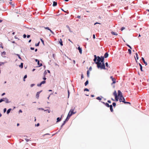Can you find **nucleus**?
Returning <instances> with one entry per match:
<instances>
[{"label": "nucleus", "mask_w": 149, "mask_h": 149, "mask_svg": "<svg viewBox=\"0 0 149 149\" xmlns=\"http://www.w3.org/2000/svg\"><path fill=\"white\" fill-rule=\"evenodd\" d=\"M84 91H89V90L87 88H85L84 89Z\"/></svg>", "instance_id": "ea45409f"}, {"label": "nucleus", "mask_w": 149, "mask_h": 149, "mask_svg": "<svg viewBox=\"0 0 149 149\" xmlns=\"http://www.w3.org/2000/svg\"><path fill=\"white\" fill-rule=\"evenodd\" d=\"M97 62L98 63V64H100L101 65V63L100 62L102 61V59H103L104 58V57H103V56H102L101 57H100L98 56H97Z\"/></svg>", "instance_id": "f257e3e1"}, {"label": "nucleus", "mask_w": 149, "mask_h": 149, "mask_svg": "<svg viewBox=\"0 0 149 149\" xmlns=\"http://www.w3.org/2000/svg\"><path fill=\"white\" fill-rule=\"evenodd\" d=\"M110 107V110L112 112L113 111V106L112 105H110V107Z\"/></svg>", "instance_id": "2eb2a0df"}, {"label": "nucleus", "mask_w": 149, "mask_h": 149, "mask_svg": "<svg viewBox=\"0 0 149 149\" xmlns=\"http://www.w3.org/2000/svg\"><path fill=\"white\" fill-rule=\"evenodd\" d=\"M57 5V2L54 1L53 2V6H56Z\"/></svg>", "instance_id": "dca6fc26"}, {"label": "nucleus", "mask_w": 149, "mask_h": 149, "mask_svg": "<svg viewBox=\"0 0 149 149\" xmlns=\"http://www.w3.org/2000/svg\"><path fill=\"white\" fill-rule=\"evenodd\" d=\"M30 49L31 50H33L34 49V47H31Z\"/></svg>", "instance_id": "69168bd1"}, {"label": "nucleus", "mask_w": 149, "mask_h": 149, "mask_svg": "<svg viewBox=\"0 0 149 149\" xmlns=\"http://www.w3.org/2000/svg\"><path fill=\"white\" fill-rule=\"evenodd\" d=\"M26 37V35L25 34H24L23 35V37L24 38H25Z\"/></svg>", "instance_id": "864d4df0"}, {"label": "nucleus", "mask_w": 149, "mask_h": 149, "mask_svg": "<svg viewBox=\"0 0 149 149\" xmlns=\"http://www.w3.org/2000/svg\"><path fill=\"white\" fill-rule=\"evenodd\" d=\"M66 27H67V28H68V29H69V31H70V32H72V31H71V30H70V27H69V26L68 25H67V26H66Z\"/></svg>", "instance_id": "e433bc0d"}, {"label": "nucleus", "mask_w": 149, "mask_h": 149, "mask_svg": "<svg viewBox=\"0 0 149 149\" xmlns=\"http://www.w3.org/2000/svg\"><path fill=\"white\" fill-rule=\"evenodd\" d=\"M12 110V109L11 108H10L8 109L7 111V114H8L10 113V111Z\"/></svg>", "instance_id": "4be33fe9"}, {"label": "nucleus", "mask_w": 149, "mask_h": 149, "mask_svg": "<svg viewBox=\"0 0 149 149\" xmlns=\"http://www.w3.org/2000/svg\"><path fill=\"white\" fill-rule=\"evenodd\" d=\"M55 54H52V56L54 58V59H55Z\"/></svg>", "instance_id": "680f3d73"}, {"label": "nucleus", "mask_w": 149, "mask_h": 149, "mask_svg": "<svg viewBox=\"0 0 149 149\" xmlns=\"http://www.w3.org/2000/svg\"><path fill=\"white\" fill-rule=\"evenodd\" d=\"M40 43V42H39L37 43H36L35 45L36 46H38L39 45V44Z\"/></svg>", "instance_id": "58836bf2"}, {"label": "nucleus", "mask_w": 149, "mask_h": 149, "mask_svg": "<svg viewBox=\"0 0 149 149\" xmlns=\"http://www.w3.org/2000/svg\"><path fill=\"white\" fill-rule=\"evenodd\" d=\"M70 92H69V90H68V98H69V96H70Z\"/></svg>", "instance_id": "a18cd8bd"}, {"label": "nucleus", "mask_w": 149, "mask_h": 149, "mask_svg": "<svg viewBox=\"0 0 149 149\" xmlns=\"http://www.w3.org/2000/svg\"><path fill=\"white\" fill-rule=\"evenodd\" d=\"M126 45L128 47H129L130 49H132V47H131V46H130L128 44H126Z\"/></svg>", "instance_id": "49530a36"}, {"label": "nucleus", "mask_w": 149, "mask_h": 149, "mask_svg": "<svg viewBox=\"0 0 149 149\" xmlns=\"http://www.w3.org/2000/svg\"><path fill=\"white\" fill-rule=\"evenodd\" d=\"M118 96L120 97L119 99L120 102H121V100H122V97H123L122 93L120 90H118Z\"/></svg>", "instance_id": "39448f33"}, {"label": "nucleus", "mask_w": 149, "mask_h": 149, "mask_svg": "<svg viewBox=\"0 0 149 149\" xmlns=\"http://www.w3.org/2000/svg\"><path fill=\"white\" fill-rule=\"evenodd\" d=\"M3 101H5L6 103H8L10 102L8 101V100L6 97L0 99V103Z\"/></svg>", "instance_id": "7ed1b4c3"}, {"label": "nucleus", "mask_w": 149, "mask_h": 149, "mask_svg": "<svg viewBox=\"0 0 149 149\" xmlns=\"http://www.w3.org/2000/svg\"><path fill=\"white\" fill-rule=\"evenodd\" d=\"M15 54L17 55V56H18V58H19V59H21V60H22L21 57H20V56L19 54Z\"/></svg>", "instance_id": "c756f323"}, {"label": "nucleus", "mask_w": 149, "mask_h": 149, "mask_svg": "<svg viewBox=\"0 0 149 149\" xmlns=\"http://www.w3.org/2000/svg\"><path fill=\"white\" fill-rule=\"evenodd\" d=\"M78 49L79 50L80 53L81 54L82 53V50L80 46H79L78 48Z\"/></svg>", "instance_id": "9d476101"}, {"label": "nucleus", "mask_w": 149, "mask_h": 149, "mask_svg": "<svg viewBox=\"0 0 149 149\" xmlns=\"http://www.w3.org/2000/svg\"><path fill=\"white\" fill-rule=\"evenodd\" d=\"M40 125V124L39 123H37L36 125H35V126H37V127L39 126Z\"/></svg>", "instance_id": "bf43d9fd"}, {"label": "nucleus", "mask_w": 149, "mask_h": 149, "mask_svg": "<svg viewBox=\"0 0 149 149\" xmlns=\"http://www.w3.org/2000/svg\"><path fill=\"white\" fill-rule=\"evenodd\" d=\"M38 65L39 66L38 67H40L42 65V63H40V61H39L37 62Z\"/></svg>", "instance_id": "f3484780"}, {"label": "nucleus", "mask_w": 149, "mask_h": 149, "mask_svg": "<svg viewBox=\"0 0 149 149\" xmlns=\"http://www.w3.org/2000/svg\"><path fill=\"white\" fill-rule=\"evenodd\" d=\"M93 39H95V34L93 35Z\"/></svg>", "instance_id": "774afa93"}, {"label": "nucleus", "mask_w": 149, "mask_h": 149, "mask_svg": "<svg viewBox=\"0 0 149 149\" xmlns=\"http://www.w3.org/2000/svg\"><path fill=\"white\" fill-rule=\"evenodd\" d=\"M136 57L137 60H138L139 59V57L138 56V55L137 53H136Z\"/></svg>", "instance_id": "09e8293b"}, {"label": "nucleus", "mask_w": 149, "mask_h": 149, "mask_svg": "<svg viewBox=\"0 0 149 149\" xmlns=\"http://www.w3.org/2000/svg\"><path fill=\"white\" fill-rule=\"evenodd\" d=\"M125 104H130L131 103L130 102H125Z\"/></svg>", "instance_id": "e2e57ef3"}, {"label": "nucleus", "mask_w": 149, "mask_h": 149, "mask_svg": "<svg viewBox=\"0 0 149 149\" xmlns=\"http://www.w3.org/2000/svg\"><path fill=\"white\" fill-rule=\"evenodd\" d=\"M35 85V84H31V87H33V86H34Z\"/></svg>", "instance_id": "6e6d98bb"}, {"label": "nucleus", "mask_w": 149, "mask_h": 149, "mask_svg": "<svg viewBox=\"0 0 149 149\" xmlns=\"http://www.w3.org/2000/svg\"><path fill=\"white\" fill-rule=\"evenodd\" d=\"M74 108H72L71 109L68 113V114L70 116H71L73 114L76 113V112H74Z\"/></svg>", "instance_id": "f03ea898"}, {"label": "nucleus", "mask_w": 149, "mask_h": 149, "mask_svg": "<svg viewBox=\"0 0 149 149\" xmlns=\"http://www.w3.org/2000/svg\"><path fill=\"white\" fill-rule=\"evenodd\" d=\"M6 111V108H4L3 109V112L5 113Z\"/></svg>", "instance_id": "5fc2aeb1"}, {"label": "nucleus", "mask_w": 149, "mask_h": 149, "mask_svg": "<svg viewBox=\"0 0 149 149\" xmlns=\"http://www.w3.org/2000/svg\"><path fill=\"white\" fill-rule=\"evenodd\" d=\"M44 111H46V112H47L49 113L50 112V111L49 109H46V110H44Z\"/></svg>", "instance_id": "2f4dec72"}, {"label": "nucleus", "mask_w": 149, "mask_h": 149, "mask_svg": "<svg viewBox=\"0 0 149 149\" xmlns=\"http://www.w3.org/2000/svg\"><path fill=\"white\" fill-rule=\"evenodd\" d=\"M97 67L98 68H100L101 69H106L105 65H100V64H97Z\"/></svg>", "instance_id": "20e7f679"}, {"label": "nucleus", "mask_w": 149, "mask_h": 149, "mask_svg": "<svg viewBox=\"0 0 149 149\" xmlns=\"http://www.w3.org/2000/svg\"><path fill=\"white\" fill-rule=\"evenodd\" d=\"M59 43L61 46L63 45V42L61 39H60V40H59Z\"/></svg>", "instance_id": "6ab92c4d"}, {"label": "nucleus", "mask_w": 149, "mask_h": 149, "mask_svg": "<svg viewBox=\"0 0 149 149\" xmlns=\"http://www.w3.org/2000/svg\"><path fill=\"white\" fill-rule=\"evenodd\" d=\"M66 122L65 121H64L63 123H62L61 125V126L60 130H61L63 127V126L65 124Z\"/></svg>", "instance_id": "a211bd4d"}, {"label": "nucleus", "mask_w": 149, "mask_h": 149, "mask_svg": "<svg viewBox=\"0 0 149 149\" xmlns=\"http://www.w3.org/2000/svg\"><path fill=\"white\" fill-rule=\"evenodd\" d=\"M96 99L97 100H101V98H100V97H97V98H96Z\"/></svg>", "instance_id": "4c0bfd02"}, {"label": "nucleus", "mask_w": 149, "mask_h": 149, "mask_svg": "<svg viewBox=\"0 0 149 149\" xmlns=\"http://www.w3.org/2000/svg\"><path fill=\"white\" fill-rule=\"evenodd\" d=\"M46 79L47 78L45 77V76L43 78V79L44 80V81H45Z\"/></svg>", "instance_id": "0e129e2a"}, {"label": "nucleus", "mask_w": 149, "mask_h": 149, "mask_svg": "<svg viewBox=\"0 0 149 149\" xmlns=\"http://www.w3.org/2000/svg\"><path fill=\"white\" fill-rule=\"evenodd\" d=\"M50 32H51V33L53 34V35H54V33L51 30V29L50 30Z\"/></svg>", "instance_id": "3c124183"}, {"label": "nucleus", "mask_w": 149, "mask_h": 149, "mask_svg": "<svg viewBox=\"0 0 149 149\" xmlns=\"http://www.w3.org/2000/svg\"><path fill=\"white\" fill-rule=\"evenodd\" d=\"M113 95L114 96V97L117 96L116 92V91H115L113 92Z\"/></svg>", "instance_id": "a878e982"}, {"label": "nucleus", "mask_w": 149, "mask_h": 149, "mask_svg": "<svg viewBox=\"0 0 149 149\" xmlns=\"http://www.w3.org/2000/svg\"><path fill=\"white\" fill-rule=\"evenodd\" d=\"M139 66L140 67V69L141 70V71H143V70H142V65L140 63H139Z\"/></svg>", "instance_id": "5701e85b"}, {"label": "nucleus", "mask_w": 149, "mask_h": 149, "mask_svg": "<svg viewBox=\"0 0 149 149\" xmlns=\"http://www.w3.org/2000/svg\"><path fill=\"white\" fill-rule=\"evenodd\" d=\"M40 40L41 41V42H42L43 44L44 45V40L40 38Z\"/></svg>", "instance_id": "c03bdc74"}, {"label": "nucleus", "mask_w": 149, "mask_h": 149, "mask_svg": "<svg viewBox=\"0 0 149 149\" xmlns=\"http://www.w3.org/2000/svg\"><path fill=\"white\" fill-rule=\"evenodd\" d=\"M101 102L105 104V106L108 107H109L110 106V105H109V104L107 103H105L103 102Z\"/></svg>", "instance_id": "1a4fd4ad"}, {"label": "nucleus", "mask_w": 149, "mask_h": 149, "mask_svg": "<svg viewBox=\"0 0 149 149\" xmlns=\"http://www.w3.org/2000/svg\"><path fill=\"white\" fill-rule=\"evenodd\" d=\"M5 63L4 62H0V66L2 65H3Z\"/></svg>", "instance_id": "79ce46f5"}, {"label": "nucleus", "mask_w": 149, "mask_h": 149, "mask_svg": "<svg viewBox=\"0 0 149 149\" xmlns=\"http://www.w3.org/2000/svg\"><path fill=\"white\" fill-rule=\"evenodd\" d=\"M94 59H93V60L94 61V62L97 65L98 64V63L97 62V56L96 55H94Z\"/></svg>", "instance_id": "423d86ee"}, {"label": "nucleus", "mask_w": 149, "mask_h": 149, "mask_svg": "<svg viewBox=\"0 0 149 149\" xmlns=\"http://www.w3.org/2000/svg\"><path fill=\"white\" fill-rule=\"evenodd\" d=\"M27 76L26 75H24V79L23 80V81H25V79L26 78H27Z\"/></svg>", "instance_id": "7c9ffc66"}, {"label": "nucleus", "mask_w": 149, "mask_h": 149, "mask_svg": "<svg viewBox=\"0 0 149 149\" xmlns=\"http://www.w3.org/2000/svg\"><path fill=\"white\" fill-rule=\"evenodd\" d=\"M141 59L143 63L145 64L146 65H147V63L145 61L144 58L143 57H142Z\"/></svg>", "instance_id": "f8f14e48"}, {"label": "nucleus", "mask_w": 149, "mask_h": 149, "mask_svg": "<svg viewBox=\"0 0 149 149\" xmlns=\"http://www.w3.org/2000/svg\"><path fill=\"white\" fill-rule=\"evenodd\" d=\"M6 54V52H2L1 53V56L3 57V55H5Z\"/></svg>", "instance_id": "bb28decb"}, {"label": "nucleus", "mask_w": 149, "mask_h": 149, "mask_svg": "<svg viewBox=\"0 0 149 149\" xmlns=\"http://www.w3.org/2000/svg\"><path fill=\"white\" fill-rule=\"evenodd\" d=\"M44 28L45 29H47L48 30H49V31H50V29H49V28L48 27H44Z\"/></svg>", "instance_id": "37998d69"}, {"label": "nucleus", "mask_w": 149, "mask_h": 149, "mask_svg": "<svg viewBox=\"0 0 149 149\" xmlns=\"http://www.w3.org/2000/svg\"><path fill=\"white\" fill-rule=\"evenodd\" d=\"M89 73L90 72L88 70L87 72V75L88 77H89Z\"/></svg>", "instance_id": "c85d7f7f"}, {"label": "nucleus", "mask_w": 149, "mask_h": 149, "mask_svg": "<svg viewBox=\"0 0 149 149\" xmlns=\"http://www.w3.org/2000/svg\"><path fill=\"white\" fill-rule=\"evenodd\" d=\"M71 117L68 114L67 115V116L66 118V119L64 121H65V122H66L68 121L69 118H70V117Z\"/></svg>", "instance_id": "0eeeda50"}, {"label": "nucleus", "mask_w": 149, "mask_h": 149, "mask_svg": "<svg viewBox=\"0 0 149 149\" xmlns=\"http://www.w3.org/2000/svg\"><path fill=\"white\" fill-rule=\"evenodd\" d=\"M61 120V117H58L57 118V121L56 123H58V122H60Z\"/></svg>", "instance_id": "ddd939ff"}, {"label": "nucleus", "mask_w": 149, "mask_h": 149, "mask_svg": "<svg viewBox=\"0 0 149 149\" xmlns=\"http://www.w3.org/2000/svg\"><path fill=\"white\" fill-rule=\"evenodd\" d=\"M92 67L91 66L90 67V68H89V71L90 70V71H91L92 70Z\"/></svg>", "instance_id": "4d7b16f0"}, {"label": "nucleus", "mask_w": 149, "mask_h": 149, "mask_svg": "<svg viewBox=\"0 0 149 149\" xmlns=\"http://www.w3.org/2000/svg\"><path fill=\"white\" fill-rule=\"evenodd\" d=\"M109 56V54H108V52H106L105 53L104 56H103V57H104V58H107Z\"/></svg>", "instance_id": "9b49d317"}, {"label": "nucleus", "mask_w": 149, "mask_h": 149, "mask_svg": "<svg viewBox=\"0 0 149 149\" xmlns=\"http://www.w3.org/2000/svg\"><path fill=\"white\" fill-rule=\"evenodd\" d=\"M42 91L41 90V91H39V92H37L36 94V98H38L39 95V94L40 93L42 92Z\"/></svg>", "instance_id": "6e6552de"}, {"label": "nucleus", "mask_w": 149, "mask_h": 149, "mask_svg": "<svg viewBox=\"0 0 149 149\" xmlns=\"http://www.w3.org/2000/svg\"><path fill=\"white\" fill-rule=\"evenodd\" d=\"M125 29V28L124 27H122L121 28V29H120V30L121 31H123L124 29Z\"/></svg>", "instance_id": "603ef678"}, {"label": "nucleus", "mask_w": 149, "mask_h": 149, "mask_svg": "<svg viewBox=\"0 0 149 149\" xmlns=\"http://www.w3.org/2000/svg\"><path fill=\"white\" fill-rule=\"evenodd\" d=\"M115 97V99L116 101H118V96Z\"/></svg>", "instance_id": "c9c22d12"}, {"label": "nucleus", "mask_w": 149, "mask_h": 149, "mask_svg": "<svg viewBox=\"0 0 149 149\" xmlns=\"http://www.w3.org/2000/svg\"><path fill=\"white\" fill-rule=\"evenodd\" d=\"M45 83H46V81H44H44H42V82H40V83H41V84H45Z\"/></svg>", "instance_id": "f704fd0d"}, {"label": "nucleus", "mask_w": 149, "mask_h": 149, "mask_svg": "<svg viewBox=\"0 0 149 149\" xmlns=\"http://www.w3.org/2000/svg\"><path fill=\"white\" fill-rule=\"evenodd\" d=\"M111 79L113 81V82L114 81H116V79L115 78H114L112 76H111L110 77Z\"/></svg>", "instance_id": "aec40b11"}, {"label": "nucleus", "mask_w": 149, "mask_h": 149, "mask_svg": "<svg viewBox=\"0 0 149 149\" xmlns=\"http://www.w3.org/2000/svg\"><path fill=\"white\" fill-rule=\"evenodd\" d=\"M42 84L40 83L39 84H37V86L38 87H40Z\"/></svg>", "instance_id": "de8ad7c7"}, {"label": "nucleus", "mask_w": 149, "mask_h": 149, "mask_svg": "<svg viewBox=\"0 0 149 149\" xmlns=\"http://www.w3.org/2000/svg\"><path fill=\"white\" fill-rule=\"evenodd\" d=\"M19 66L21 68H22L23 67V63H21L20 65H19Z\"/></svg>", "instance_id": "b1692460"}, {"label": "nucleus", "mask_w": 149, "mask_h": 149, "mask_svg": "<svg viewBox=\"0 0 149 149\" xmlns=\"http://www.w3.org/2000/svg\"><path fill=\"white\" fill-rule=\"evenodd\" d=\"M25 140L26 141V142H28V141H29L31 140L29 139H27V138H25Z\"/></svg>", "instance_id": "8fccbe9b"}, {"label": "nucleus", "mask_w": 149, "mask_h": 149, "mask_svg": "<svg viewBox=\"0 0 149 149\" xmlns=\"http://www.w3.org/2000/svg\"><path fill=\"white\" fill-rule=\"evenodd\" d=\"M111 33L113 35H116V36L118 35V34L116 32H114L113 31H112V32H111Z\"/></svg>", "instance_id": "393cba45"}, {"label": "nucleus", "mask_w": 149, "mask_h": 149, "mask_svg": "<svg viewBox=\"0 0 149 149\" xmlns=\"http://www.w3.org/2000/svg\"><path fill=\"white\" fill-rule=\"evenodd\" d=\"M2 43H1V44H0V47L2 48V49L3 48V47L2 45Z\"/></svg>", "instance_id": "052dcab7"}, {"label": "nucleus", "mask_w": 149, "mask_h": 149, "mask_svg": "<svg viewBox=\"0 0 149 149\" xmlns=\"http://www.w3.org/2000/svg\"><path fill=\"white\" fill-rule=\"evenodd\" d=\"M105 65H106V66L107 67H109V65L108 64V63L107 62H106V63H105Z\"/></svg>", "instance_id": "a19ab883"}, {"label": "nucleus", "mask_w": 149, "mask_h": 149, "mask_svg": "<svg viewBox=\"0 0 149 149\" xmlns=\"http://www.w3.org/2000/svg\"><path fill=\"white\" fill-rule=\"evenodd\" d=\"M88 84V80H87L86 82L84 83V85L85 86H86Z\"/></svg>", "instance_id": "cd10ccee"}, {"label": "nucleus", "mask_w": 149, "mask_h": 149, "mask_svg": "<svg viewBox=\"0 0 149 149\" xmlns=\"http://www.w3.org/2000/svg\"><path fill=\"white\" fill-rule=\"evenodd\" d=\"M128 52L129 54H131V49H128Z\"/></svg>", "instance_id": "473e14b6"}, {"label": "nucleus", "mask_w": 149, "mask_h": 149, "mask_svg": "<svg viewBox=\"0 0 149 149\" xmlns=\"http://www.w3.org/2000/svg\"><path fill=\"white\" fill-rule=\"evenodd\" d=\"M116 105V104L115 102H113L112 103V106H113L114 107H115Z\"/></svg>", "instance_id": "72a5a7b5"}, {"label": "nucleus", "mask_w": 149, "mask_h": 149, "mask_svg": "<svg viewBox=\"0 0 149 149\" xmlns=\"http://www.w3.org/2000/svg\"><path fill=\"white\" fill-rule=\"evenodd\" d=\"M122 100H121V102H122L125 103L126 102L125 98L123 96V97H122Z\"/></svg>", "instance_id": "4468645a"}, {"label": "nucleus", "mask_w": 149, "mask_h": 149, "mask_svg": "<svg viewBox=\"0 0 149 149\" xmlns=\"http://www.w3.org/2000/svg\"><path fill=\"white\" fill-rule=\"evenodd\" d=\"M38 110H44V109H43L42 108H38Z\"/></svg>", "instance_id": "13d9d810"}, {"label": "nucleus", "mask_w": 149, "mask_h": 149, "mask_svg": "<svg viewBox=\"0 0 149 149\" xmlns=\"http://www.w3.org/2000/svg\"><path fill=\"white\" fill-rule=\"evenodd\" d=\"M104 58H103V59H102V61L100 62V63H101V65H105L104 61Z\"/></svg>", "instance_id": "412c9836"}, {"label": "nucleus", "mask_w": 149, "mask_h": 149, "mask_svg": "<svg viewBox=\"0 0 149 149\" xmlns=\"http://www.w3.org/2000/svg\"><path fill=\"white\" fill-rule=\"evenodd\" d=\"M28 38H29L30 37V35H27V36H26Z\"/></svg>", "instance_id": "338daca9"}]
</instances>
